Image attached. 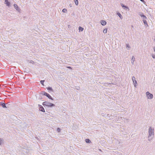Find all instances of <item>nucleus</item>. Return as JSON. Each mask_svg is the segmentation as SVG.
Masks as SVG:
<instances>
[{
  "mask_svg": "<svg viewBox=\"0 0 155 155\" xmlns=\"http://www.w3.org/2000/svg\"><path fill=\"white\" fill-rule=\"evenodd\" d=\"M148 140L149 141H150L153 137L154 129L151 127H150L148 130Z\"/></svg>",
  "mask_w": 155,
  "mask_h": 155,
  "instance_id": "f257e3e1",
  "label": "nucleus"
},
{
  "mask_svg": "<svg viewBox=\"0 0 155 155\" xmlns=\"http://www.w3.org/2000/svg\"><path fill=\"white\" fill-rule=\"evenodd\" d=\"M42 104L43 106H46L48 107H51L55 106V105L54 104L47 101L43 102Z\"/></svg>",
  "mask_w": 155,
  "mask_h": 155,
  "instance_id": "f03ea898",
  "label": "nucleus"
},
{
  "mask_svg": "<svg viewBox=\"0 0 155 155\" xmlns=\"http://www.w3.org/2000/svg\"><path fill=\"white\" fill-rule=\"evenodd\" d=\"M146 95L147 98L148 99H151L153 98V95L150 93L148 91H147L146 93Z\"/></svg>",
  "mask_w": 155,
  "mask_h": 155,
  "instance_id": "7ed1b4c3",
  "label": "nucleus"
},
{
  "mask_svg": "<svg viewBox=\"0 0 155 155\" xmlns=\"http://www.w3.org/2000/svg\"><path fill=\"white\" fill-rule=\"evenodd\" d=\"M42 94L44 95L47 97L49 99H50L52 100H53V99L51 97L50 95V94H48V93L45 91H43L42 92Z\"/></svg>",
  "mask_w": 155,
  "mask_h": 155,
  "instance_id": "20e7f679",
  "label": "nucleus"
},
{
  "mask_svg": "<svg viewBox=\"0 0 155 155\" xmlns=\"http://www.w3.org/2000/svg\"><path fill=\"white\" fill-rule=\"evenodd\" d=\"M14 6L16 10L18 12H20V10L19 8L18 7L17 5L16 4H14Z\"/></svg>",
  "mask_w": 155,
  "mask_h": 155,
  "instance_id": "39448f33",
  "label": "nucleus"
},
{
  "mask_svg": "<svg viewBox=\"0 0 155 155\" xmlns=\"http://www.w3.org/2000/svg\"><path fill=\"white\" fill-rule=\"evenodd\" d=\"M0 105L4 108H7V107H8L7 105V106H6L5 104L4 103H2L1 102L0 103Z\"/></svg>",
  "mask_w": 155,
  "mask_h": 155,
  "instance_id": "423d86ee",
  "label": "nucleus"
},
{
  "mask_svg": "<svg viewBox=\"0 0 155 155\" xmlns=\"http://www.w3.org/2000/svg\"><path fill=\"white\" fill-rule=\"evenodd\" d=\"M101 24L103 26L105 25L107 23L106 21L103 20H101Z\"/></svg>",
  "mask_w": 155,
  "mask_h": 155,
  "instance_id": "0eeeda50",
  "label": "nucleus"
},
{
  "mask_svg": "<svg viewBox=\"0 0 155 155\" xmlns=\"http://www.w3.org/2000/svg\"><path fill=\"white\" fill-rule=\"evenodd\" d=\"M39 109V110H40L41 111L43 112H45V110L44 108L41 105L40 106Z\"/></svg>",
  "mask_w": 155,
  "mask_h": 155,
  "instance_id": "6e6552de",
  "label": "nucleus"
},
{
  "mask_svg": "<svg viewBox=\"0 0 155 155\" xmlns=\"http://www.w3.org/2000/svg\"><path fill=\"white\" fill-rule=\"evenodd\" d=\"M140 15V16L142 17V18L143 19V20H145L147 19V17L145 16L144 15H143V14H139Z\"/></svg>",
  "mask_w": 155,
  "mask_h": 155,
  "instance_id": "1a4fd4ad",
  "label": "nucleus"
},
{
  "mask_svg": "<svg viewBox=\"0 0 155 155\" xmlns=\"http://www.w3.org/2000/svg\"><path fill=\"white\" fill-rule=\"evenodd\" d=\"M135 58L134 56H132V64L133 65L134 64Z\"/></svg>",
  "mask_w": 155,
  "mask_h": 155,
  "instance_id": "9d476101",
  "label": "nucleus"
},
{
  "mask_svg": "<svg viewBox=\"0 0 155 155\" xmlns=\"http://www.w3.org/2000/svg\"><path fill=\"white\" fill-rule=\"evenodd\" d=\"M121 5L123 8H124V9L127 8V9H128V10H129V9L128 7H127L125 5H124L123 4H121Z\"/></svg>",
  "mask_w": 155,
  "mask_h": 155,
  "instance_id": "9b49d317",
  "label": "nucleus"
},
{
  "mask_svg": "<svg viewBox=\"0 0 155 155\" xmlns=\"http://www.w3.org/2000/svg\"><path fill=\"white\" fill-rule=\"evenodd\" d=\"M5 3L8 6H9L10 5V3L9 2H8V0H7V2H6V1H5Z\"/></svg>",
  "mask_w": 155,
  "mask_h": 155,
  "instance_id": "f8f14e48",
  "label": "nucleus"
},
{
  "mask_svg": "<svg viewBox=\"0 0 155 155\" xmlns=\"http://www.w3.org/2000/svg\"><path fill=\"white\" fill-rule=\"evenodd\" d=\"M117 15L119 16V17L122 19L123 18V17L120 13L118 12L117 13Z\"/></svg>",
  "mask_w": 155,
  "mask_h": 155,
  "instance_id": "ddd939ff",
  "label": "nucleus"
},
{
  "mask_svg": "<svg viewBox=\"0 0 155 155\" xmlns=\"http://www.w3.org/2000/svg\"><path fill=\"white\" fill-rule=\"evenodd\" d=\"M47 89L50 91H53V90L51 87H49L47 88Z\"/></svg>",
  "mask_w": 155,
  "mask_h": 155,
  "instance_id": "4468645a",
  "label": "nucleus"
},
{
  "mask_svg": "<svg viewBox=\"0 0 155 155\" xmlns=\"http://www.w3.org/2000/svg\"><path fill=\"white\" fill-rule=\"evenodd\" d=\"M134 86L136 87L137 85V83L136 80L134 81Z\"/></svg>",
  "mask_w": 155,
  "mask_h": 155,
  "instance_id": "2eb2a0df",
  "label": "nucleus"
},
{
  "mask_svg": "<svg viewBox=\"0 0 155 155\" xmlns=\"http://www.w3.org/2000/svg\"><path fill=\"white\" fill-rule=\"evenodd\" d=\"M126 46L127 48H128L127 49L128 50H130V45H129V44H126Z\"/></svg>",
  "mask_w": 155,
  "mask_h": 155,
  "instance_id": "dca6fc26",
  "label": "nucleus"
},
{
  "mask_svg": "<svg viewBox=\"0 0 155 155\" xmlns=\"http://www.w3.org/2000/svg\"><path fill=\"white\" fill-rule=\"evenodd\" d=\"M79 31H82L84 30V28H83L81 27H79Z\"/></svg>",
  "mask_w": 155,
  "mask_h": 155,
  "instance_id": "f3484780",
  "label": "nucleus"
},
{
  "mask_svg": "<svg viewBox=\"0 0 155 155\" xmlns=\"http://www.w3.org/2000/svg\"><path fill=\"white\" fill-rule=\"evenodd\" d=\"M74 1L75 3V4L77 5H78V0H74Z\"/></svg>",
  "mask_w": 155,
  "mask_h": 155,
  "instance_id": "a211bd4d",
  "label": "nucleus"
},
{
  "mask_svg": "<svg viewBox=\"0 0 155 155\" xmlns=\"http://www.w3.org/2000/svg\"><path fill=\"white\" fill-rule=\"evenodd\" d=\"M86 142L87 143H90L91 142V140L89 139H87L86 140Z\"/></svg>",
  "mask_w": 155,
  "mask_h": 155,
  "instance_id": "6ab92c4d",
  "label": "nucleus"
},
{
  "mask_svg": "<svg viewBox=\"0 0 155 155\" xmlns=\"http://www.w3.org/2000/svg\"><path fill=\"white\" fill-rule=\"evenodd\" d=\"M143 23H144V24L145 25L146 24L148 26V24H147V21H146V20H143Z\"/></svg>",
  "mask_w": 155,
  "mask_h": 155,
  "instance_id": "aec40b11",
  "label": "nucleus"
},
{
  "mask_svg": "<svg viewBox=\"0 0 155 155\" xmlns=\"http://www.w3.org/2000/svg\"><path fill=\"white\" fill-rule=\"evenodd\" d=\"M107 29L105 28L103 30V32L104 33H106L107 32Z\"/></svg>",
  "mask_w": 155,
  "mask_h": 155,
  "instance_id": "412c9836",
  "label": "nucleus"
},
{
  "mask_svg": "<svg viewBox=\"0 0 155 155\" xmlns=\"http://www.w3.org/2000/svg\"><path fill=\"white\" fill-rule=\"evenodd\" d=\"M132 81H133V83H134V81L136 80H135V78L133 76L132 77Z\"/></svg>",
  "mask_w": 155,
  "mask_h": 155,
  "instance_id": "4be33fe9",
  "label": "nucleus"
},
{
  "mask_svg": "<svg viewBox=\"0 0 155 155\" xmlns=\"http://www.w3.org/2000/svg\"><path fill=\"white\" fill-rule=\"evenodd\" d=\"M45 81L44 80H41L40 81V83L42 85H44V82Z\"/></svg>",
  "mask_w": 155,
  "mask_h": 155,
  "instance_id": "5701e85b",
  "label": "nucleus"
},
{
  "mask_svg": "<svg viewBox=\"0 0 155 155\" xmlns=\"http://www.w3.org/2000/svg\"><path fill=\"white\" fill-rule=\"evenodd\" d=\"M67 10L66 9L64 8L62 10V11L63 12L65 13L67 12Z\"/></svg>",
  "mask_w": 155,
  "mask_h": 155,
  "instance_id": "b1692460",
  "label": "nucleus"
},
{
  "mask_svg": "<svg viewBox=\"0 0 155 155\" xmlns=\"http://www.w3.org/2000/svg\"><path fill=\"white\" fill-rule=\"evenodd\" d=\"M57 130L58 132H60V129L59 128H58L57 129Z\"/></svg>",
  "mask_w": 155,
  "mask_h": 155,
  "instance_id": "393cba45",
  "label": "nucleus"
},
{
  "mask_svg": "<svg viewBox=\"0 0 155 155\" xmlns=\"http://www.w3.org/2000/svg\"><path fill=\"white\" fill-rule=\"evenodd\" d=\"M152 58H154V59H155V55H154V54H153L152 55Z\"/></svg>",
  "mask_w": 155,
  "mask_h": 155,
  "instance_id": "a878e982",
  "label": "nucleus"
},
{
  "mask_svg": "<svg viewBox=\"0 0 155 155\" xmlns=\"http://www.w3.org/2000/svg\"><path fill=\"white\" fill-rule=\"evenodd\" d=\"M76 89L78 90H79L80 88L79 87H77V88H76Z\"/></svg>",
  "mask_w": 155,
  "mask_h": 155,
  "instance_id": "bb28decb",
  "label": "nucleus"
},
{
  "mask_svg": "<svg viewBox=\"0 0 155 155\" xmlns=\"http://www.w3.org/2000/svg\"><path fill=\"white\" fill-rule=\"evenodd\" d=\"M30 62L32 64H33V63H34V62L33 61H31Z\"/></svg>",
  "mask_w": 155,
  "mask_h": 155,
  "instance_id": "cd10ccee",
  "label": "nucleus"
},
{
  "mask_svg": "<svg viewBox=\"0 0 155 155\" xmlns=\"http://www.w3.org/2000/svg\"><path fill=\"white\" fill-rule=\"evenodd\" d=\"M140 0L143 2H144V1L143 0Z\"/></svg>",
  "mask_w": 155,
  "mask_h": 155,
  "instance_id": "c85d7f7f",
  "label": "nucleus"
},
{
  "mask_svg": "<svg viewBox=\"0 0 155 155\" xmlns=\"http://www.w3.org/2000/svg\"><path fill=\"white\" fill-rule=\"evenodd\" d=\"M153 49H154V51L155 52V47H154Z\"/></svg>",
  "mask_w": 155,
  "mask_h": 155,
  "instance_id": "c756f323",
  "label": "nucleus"
},
{
  "mask_svg": "<svg viewBox=\"0 0 155 155\" xmlns=\"http://www.w3.org/2000/svg\"><path fill=\"white\" fill-rule=\"evenodd\" d=\"M1 143H2V141L1 140H0V144H1Z\"/></svg>",
  "mask_w": 155,
  "mask_h": 155,
  "instance_id": "7c9ffc66",
  "label": "nucleus"
},
{
  "mask_svg": "<svg viewBox=\"0 0 155 155\" xmlns=\"http://www.w3.org/2000/svg\"><path fill=\"white\" fill-rule=\"evenodd\" d=\"M131 27H132V28H133V27H133V25H131Z\"/></svg>",
  "mask_w": 155,
  "mask_h": 155,
  "instance_id": "2f4dec72",
  "label": "nucleus"
},
{
  "mask_svg": "<svg viewBox=\"0 0 155 155\" xmlns=\"http://www.w3.org/2000/svg\"><path fill=\"white\" fill-rule=\"evenodd\" d=\"M8 0H5V1H6V2H7V1Z\"/></svg>",
  "mask_w": 155,
  "mask_h": 155,
  "instance_id": "473e14b6",
  "label": "nucleus"
},
{
  "mask_svg": "<svg viewBox=\"0 0 155 155\" xmlns=\"http://www.w3.org/2000/svg\"><path fill=\"white\" fill-rule=\"evenodd\" d=\"M154 40V41H155V38Z\"/></svg>",
  "mask_w": 155,
  "mask_h": 155,
  "instance_id": "72a5a7b5",
  "label": "nucleus"
}]
</instances>
